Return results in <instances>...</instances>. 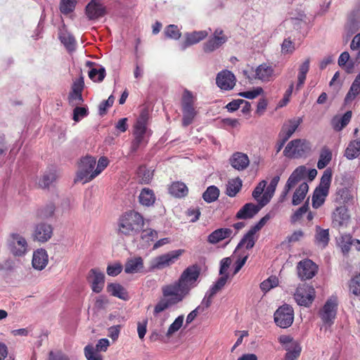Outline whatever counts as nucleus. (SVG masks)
I'll return each instance as SVG.
<instances>
[{"mask_svg":"<svg viewBox=\"0 0 360 360\" xmlns=\"http://www.w3.org/2000/svg\"><path fill=\"white\" fill-rule=\"evenodd\" d=\"M163 298L160 299L155 305L153 316L155 321H160V325L168 317L165 311L168 308L181 302L188 293L185 291L178 281L162 287Z\"/></svg>","mask_w":360,"mask_h":360,"instance_id":"obj_1","label":"nucleus"},{"mask_svg":"<svg viewBox=\"0 0 360 360\" xmlns=\"http://www.w3.org/2000/svg\"><path fill=\"white\" fill-rule=\"evenodd\" d=\"M144 225L143 216L134 210L124 213L119 219L118 232L124 236L138 234Z\"/></svg>","mask_w":360,"mask_h":360,"instance_id":"obj_2","label":"nucleus"},{"mask_svg":"<svg viewBox=\"0 0 360 360\" xmlns=\"http://www.w3.org/2000/svg\"><path fill=\"white\" fill-rule=\"evenodd\" d=\"M148 112L143 111L138 117L134 130V139L131 143V152H136L140 146L148 143L149 132L147 130Z\"/></svg>","mask_w":360,"mask_h":360,"instance_id":"obj_3","label":"nucleus"},{"mask_svg":"<svg viewBox=\"0 0 360 360\" xmlns=\"http://www.w3.org/2000/svg\"><path fill=\"white\" fill-rule=\"evenodd\" d=\"M6 245L9 252L15 257H24L30 250L27 239L18 232H12L8 235Z\"/></svg>","mask_w":360,"mask_h":360,"instance_id":"obj_4","label":"nucleus"},{"mask_svg":"<svg viewBox=\"0 0 360 360\" xmlns=\"http://www.w3.org/2000/svg\"><path fill=\"white\" fill-rule=\"evenodd\" d=\"M332 172L330 169H326L321 178L319 186L314 191L312 196V207L314 208L317 209L324 203L329 193Z\"/></svg>","mask_w":360,"mask_h":360,"instance_id":"obj_5","label":"nucleus"},{"mask_svg":"<svg viewBox=\"0 0 360 360\" xmlns=\"http://www.w3.org/2000/svg\"><path fill=\"white\" fill-rule=\"evenodd\" d=\"M96 164V160L93 156L87 155L81 158L75 181L86 184L95 179L96 177L95 174Z\"/></svg>","mask_w":360,"mask_h":360,"instance_id":"obj_6","label":"nucleus"},{"mask_svg":"<svg viewBox=\"0 0 360 360\" xmlns=\"http://www.w3.org/2000/svg\"><path fill=\"white\" fill-rule=\"evenodd\" d=\"M195 101L196 98L191 91L187 89L184 91L181 106L183 113L182 124L184 127L191 124L197 115V111L193 106Z\"/></svg>","mask_w":360,"mask_h":360,"instance_id":"obj_7","label":"nucleus"},{"mask_svg":"<svg viewBox=\"0 0 360 360\" xmlns=\"http://www.w3.org/2000/svg\"><path fill=\"white\" fill-rule=\"evenodd\" d=\"M200 276V269L198 266L193 265L187 267L177 281L182 288L189 293L190 290L198 284Z\"/></svg>","mask_w":360,"mask_h":360,"instance_id":"obj_8","label":"nucleus"},{"mask_svg":"<svg viewBox=\"0 0 360 360\" xmlns=\"http://www.w3.org/2000/svg\"><path fill=\"white\" fill-rule=\"evenodd\" d=\"M310 150L309 143L305 139H294L285 146L283 154L287 158H301Z\"/></svg>","mask_w":360,"mask_h":360,"instance_id":"obj_9","label":"nucleus"},{"mask_svg":"<svg viewBox=\"0 0 360 360\" xmlns=\"http://www.w3.org/2000/svg\"><path fill=\"white\" fill-rule=\"evenodd\" d=\"M185 252L179 249L169 251L165 254L155 257L151 262L153 269H162L175 263Z\"/></svg>","mask_w":360,"mask_h":360,"instance_id":"obj_10","label":"nucleus"},{"mask_svg":"<svg viewBox=\"0 0 360 360\" xmlns=\"http://www.w3.org/2000/svg\"><path fill=\"white\" fill-rule=\"evenodd\" d=\"M228 39L224 30L220 27H217L214 30L208 40L203 44L202 49L205 53H212L226 44Z\"/></svg>","mask_w":360,"mask_h":360,"instance_id":"obj_11","label":"nucleus"},{"mask_svg":"<svg viewBox=\"0 0 360 360\" xmlns=\"http://www.w3.org/2000/svg\"><path fill=\"white\" fill-rule=\"evenodd\" d=\"M278 341L286 351L284 360H297L302 351L298 342L289 335H281Z\"/></svg>","mask_w":360,"mask_h":360,"instance_id":"obj_12","label":"nucleus"},{"mask_svg":"<svg viewBox=\"0 0 360 360\" xmlns=\"http://www.w3.org/2000/svg\"><path fill=\"white\" fill-rule=\"evenodd\" d=\"M338 298L335 295L330 296L326 302L319 311V316L322 321L328 326L334 323L338 310Z\"/></svg>","mask_w":360,"mask_h":360,"instance_id":"obj_13","label":"nucleus"},{"mask_svg":"<svg viewBox=\"0 0 360 360\" xmlns=\"http://www.w3.org/2000/svg\"><path fill=\"white\" fill-rule=\"evenodd\" d=\"M294 298L298 305L309 307L315 298V290L308 284H300L296 289Z\"/></svg>","mask_w":360,"mask_h":360,"instance_id":"obj_14","label":"nucleus"},{"mask_svg":"<svg viewBox=\"0 0 360 360\" xmlns=\"http://www.w3.org/2000/svg\"><path fill=\"white\" fill-rule=\"evenodd\" d=\"M294 321V311L292 307L284 304L274 313V321L281 328L290 327Z\"/></svg>","mask_w":360,"mask_h":360,"instance_id":"obj_15","label":"nucleus"},{"mask_svg":"<svg viewBox=\"0 0 360 360\" xmlns=\"http://www.w3.org/2000/svg\"><path fill=\"white\" fill-rule=\"evenodd\" d=\"M309 64H310V60L309 58H307L304 60V61L300 65L298 68V72H297V81L296 84H295L294 82H292L288 89L285 92V95L290 97L291 96L293 89L295 86L296 91H299L302 89L305 80L307 79V75L309 70Z\"/></svg>","mask_w":360,"mask_h":360,"instance_id":"obj_16","label":"nucleus"},{"mask_svg":"<svg viewBox=\"0 0 360 360\" xmlns=\"http://www.w3.org/2000/svg\"><path fill=\"white\" fill-rule=\"evenodd\" d=\"M84 87V82L82 76H80L73 82L71 91L68 95V101L71 105L77 106L83 103L84 99L82 93Z\"/></svg>","mask_w":360,"mask_h":360,"instance_id":"obj_17","label":"nucleus"},{"mask_svg":"<svg viewBox=\"0 0 360 360\" xmlns=\"http://www.w3.org/2000/svg\"><path fill=\"white\" fill-rule=\"evenodd\" d=\"M87 281L94 292H101L105 285L104 273L98 268L91 269L88 274Z\"/></svg>","mask_w":360,"mask_h":360,"instance_id":"obj_18","label":"nucleus"},{"mask_svg":"<svg viewBox=\"0 0 360 360\" xmlns=\"http://www.w3.org/2000/svg\"><path fill=\"white\" fill-rule=\"evenodd\" d=\"M85 13L89 20H96L106 14V8L101 0H91L86 6Z\"/></svg>","mask_w":360,"mask_h":360,"instance_id":"obj_19","label":"nucleus"},{"mask_svg":"<svg viewBox=\"0 0 360 360\" xmlns=\"http://www.w3.org/2000/svg\"><path fill=\"white\" fill-rule=\"evenodd\" d=\"M297 269L299 278L301 280H308L315 276L318 267L311 259H306L298 263Z\"/></svg>","mask_w":360,"mask_h":360,"instance_id":"obj_20","label":"nucleus"},{"mask_svg":"<svg viewBox=\"0 0 360 360\" xmlns=\"http://www.w3.org/2000/svg\"><path fill=\"white\" fill-rule=\"evenodd\" d=\"M216 83L222 90H231L236 84V77L231 71L222 70L217 74Z\"/></svg>","mask_w":360,"mask_h":360,"instance_id":"obj_21","label":"nucleus"},{"mask_svg":"<svg viewBox=\"0 0 360 360\" xmlns=\"http://www.w3.org/2000/svg\"><path fill=\"white\" fill-rule=\"evenodd\" d=\"M53 228L50 224L46 223H40L34 227L32 238L34 240L40 243L48 241L52 236Z\"/></svg>","mask_w":360,"mask_h":360,"instance_id":"obj_22","label":"nucleus"},{"mask_svg":"<svg viewBox=\"0 0 360 360\" xmlns=\"http://www.w3.org/2000/svg\"><path fill=\"white\" fill-rule=\"evenodd\" d=\"M307 169L304 166L297 167L289 176L282 193V197L285 198L288 192L295 187L304 177Z\"/></svg>","mask_w":360,"mask_h":360,"instance_id":"obj_23","label":"nucleus"},{"mask_svg":"<svg viewBox=\"0 0 360 360\" xmlns=\"http://www.w3.org/2000/svg\"><path fill=\"white\" fill-rule=\"evenodd\" d=\"M208 34L209 32L207 30L194 31L192 32L186 33L185 41L180 44L181 49L184 51L188 46L198 44V42L205 39Z\"/></svg>","mask_w":360,"mask_h":360,"instance_id":"obj_24","label":"nucleus"},{"mask_svg":"<svg viewBox=\"0 0 360 360\" xmlns=\"http://www.w3.org/2000/svg\"><path fill=\"white\" fill-rule=\"evenodd\" d=\"M350 221L348 210L345 207H339L333 214V224L338 228H346Z\"/></svg>","mask_w":360,"mask_h":360,"instance_id":"obj_25","label":"nucleus"},{"mask_svg":"<svg viewBox=\"0 0 360 360\" xmlns=\"http://www.w3.org/2000/svg\"><path fill=\"white\" fill-rule=\"evenodd\" d=\"M276 77L274 68L268 63H262L255 70V78L263 82H268Z\"/></svg>","mask_w":360,"mask_h":360,"instance_id":"obj_26","label":"nucleus"},{"mask_svg":"<svg viewBox=\"0 0 360 360\" xmlns=\"http://www.w3.org/2000/svg\"><path fill=\"white\" fill-rule=\"evenodd\" d=\"M49 262V256L47 252L39 248L34 251L32 255V267L38 271H41L47 266Z\"/></svg>","mask_w":360,"mask_h":360,"instance_id":"obj_27","label":"nucleus"},{"mask_svg":"<svg viewBox=\"0 0 360 360\" xmlns=\"http://www.w3.org/2000/svg\"><path fill=\"white\" fill-rule=\"evenodd\" d=\"M302 122V119L301 117H294L289 120L283 125L279 137H284V141H287L297 130Z\"/></svg>","mask_w":360,"mask_h":360,"instance_id":"obj_28","label":"nucleus"},{"mask_svg":"<svg viewBox=\"0 0 360 360\" xmlns=\"http://www.w3.org/2000/svg\"><path fill=\"white\" fill-rule=\"evenodd\" d=\"M86 65L89 68V77L94 82H101L105 77V69L101 65L91 61H86Z\"/></svg>","mask_w":360,"mask_h":360,"instance_id":"obj_29","label":"nucleus"},{"mask_svg":"<svg viewBox=\"0 0 360 360\" xmlns=\"http://www.w3.org/2000/svg\"><path fill=\"white\" fill-rule=\"evenodd\" d=\"M264 206L255 205L253 203H246L237 212L236 218L240 219H247L252 218L256 215L260 209Z\"/></svg>","mask_w":360,"mask_h":360,"instance_id":"obj_30","label":"nucleus"},{"mask_svg":"<svg viewBox=\"0 0 360 360\" xmlns=\"http://www.w3.org/2000/svg\"><path fill=\"white\" fill-rule=\"evenodd\" d=\"M143 259L141 257L128 258L124 264V272L134 274L141 272L143 269Z\"/></svg>","mask_w":360,"mask_h":360,"instance_id":"obj_31","label":"nucleus"},{"mask_svg":"<svg viewBox=\"0 0 360 360\" xmlns=\"http://www.w3.org/2000/svg\"><path fill=\"white\" fill-rule=\"evenodd\" d=\"M231 165L238 171L244 170L250 164L248 156L243 153H235L230 158Z\"/></svg>","mask_w":360,"mask_h":360,"instance_id":"obj_32","label":"nucleus"},{"mask_svg":"<svg viewBox=\"0 0 360 360\" xmlns=\"http://www.w3.org/2000/svg\"><path fill=\"white\" fill-rule=\"evenodd\" d=\"M233 231L231 229L220 228L212 231L207 236V242L210 244H217L221 240L231 236Z\"/></svg>","mask_w":360,"mask_h":360,"instance_id":"obj_33","label":"nucleus"},{"mask_svg":"<svg viewBox=\"0 0 360 360\" xmlns=\"http://www.w3.org/2000/svg\"><path fill=\"white\" fill-rule=\"evenodd\" d=\"M352 112L351 110L347 111L342 115H335L331 120V125L333 128L337 131H341L345 127L352 119Z\"/></svg>","mask_w":360,"mask_h":360,"instance_id":"obj_34","label":"nucleus"},{"mask_svg":"<svg viewBox=\"0 0 360 360\" xmlns=\"http://www.w3.org/2000/svg\"><path fill=\"white\" fill-rule=\"evenodd\" d=\"M279 180V176H276L271 180L269 185L266 187L264 193L262 196V200H260L261 206H265L269 202L275 193Z\"/></svg>","mask_w":360,"mask_h":360,"instance_id":"obj_35","label":"nucleus"},{"mask_svg":"<svg viewBox=\"0 0 360 360\" xmlns=\"http://www.w3.org/2000/svg\"><path fill=\"white\" fill-rule=\"evenodd\" d=\"M255 234V231L250 229V230L244 235V236L238 244L235 250V252L242 248H245L247 250L252 248L256 241Z\"/></svg>","mask_w":360,"mask_h":360,"instance_id":"obj_36","label":"nucleus"},{"mask_svg":"<svg viewBox=\"0 0 360 360\" xmlns=\"http://www.w3.org/2000/svg\"><path fill=\"white\" fill-rule=\"evenodd\" d=\"M360 155V140L354 139L348 143L345 150L344 155L349 160L357 158Z\"/></svg>","mask_w":360,"mask_h":360,"instance_id":"obj_37","label":"nucleus"},{"mask_svg":"<svg viewBox=\"0 0 360 360\" xmlns=\"http://www.w3.org/2000/svg\"><path fill=\"white\" fill-rule=\"evenodd\" d=\"M169 193L176 198H184L187 195L188 189L186 185L181 181L173 182L169 187Z\"/></svg>","mask_w":360,"mask_h":360,"instance_id":"obj_38","label":"nucleus"},{"mask_svg":"<svg viewBox=\"0 0 360 360\" xmlns=\"http://www.w3.org/2000/svg\"><path fill=\"white\" fill-rule=\"evenodd\" d=\"M139 202L146 207L153 205L155 202V195L153 190L148 188H144L141 190L139 195Z\"/></svg>","mask_w":360,"mask_h":360,"instance_id":"obj_39","label":"nucleus"},{"mask_svg":"<svg viewBox=\"0 0 360 360\" xmlns=\"http://www.w3.org/2000/svg\"><path fill=\"white\" fill-rule=\"evenodd\" d=\"M108 292L112 296L123 300H127L129 295L126 290L119 283H111L107 285Z\"/></svg>","mask_w":360,"mask_h":360,"instance_id":"obj_40","label":"nucleus"},{"mask_svg":"<svg viewBox=\"0 0 360 360\" xmlns=\"http://www.w3.org/2000/svg\"><path fill=\"white\" fill-rule=\"evenodd\" d=\"M360 94V71L352 82L345 98V103H349Z\"/></svg>","mask_w":360,"mask_h":360,"instance_id":"obj_41","label":"nucleus"},{"mask_svg":"<svg viewBox=\"0 0 360 360\" xmlns=\"http://www.w3.org/2000/svg\"><path fill=\"white\" fill-rule=\"evenodd\" d=\"M309 190V186L306 182H303L295 190L293 195L292 203L293 205H298L304 199Z\"/></svg>","mask_w":360,"mask_h":360,"instance_id":"obj_42","label":"nucleus"},{"mask_svg":"<svg viewBox=\"0 0 360 360\" xmlns=\"http://www.w3.org/2000/svg\"><path fill=\"white\" fill-rule=\"evenodd\" d=\"M241 187L242 181L240 178L230 179L226 184V194L231 198L235 197Z\"/></svg>","mask_w":360,"mask_h":360,"instance_id":"obj_43","label":"nucleus"},{"mask_svg":"<svg viewBox=\"0 0 360 360\" xmlns=\"http://www.w3.org/2000/svg\"><path fill=\"white\" fill-rule=\"evenodd\" d=\"M59 39L68 51L71 52L75 49V39L70 33L66 31H60Z\"/></svg>","mask_w":360,"mask_h":360,"instance_id":"obj_44","label":"nucleus"},{"mask_svg":"<svg viewBox=\"0 0 360 360\" xmlns=\"http://www.w3.org/2000/svg\"><path fill=\"white\" fill-rule=\"evenodd\" d=\"M315 240L319 245L325 248L329 241V230L323 229L320 226H316Z\"/></svg>","mask_w":360,"mask_h":360,"instance_id":"obj_45","label":"nucleus"},{"mask_svg":"<svg viewBox=\"0 0 360 360\" xmlns=\"http://www.w3.org/2000/svg\"><path fill=\"white\" fill-rule=\"evenodd\" d=\"M354 199V193L349 188L344 187L337 191V200L339 201L340 202H353Z\"/></svg>","mask_w":360,"mask_h":360,"instance_id":"obj_46","label":"nucleus"},{"mask_svg":"<svg viewBox=\"0 0 360 360\" xmlns=\"http://www.w3.org/2000/svg\"><path fill=\"white\" fill-rule=\"evenodd\" d=\"M138 178L141 184H149L153 177V170L146 166H141L137 172Z\"/></svg>","mask_w":360,"mask_h":360,"instance_id":"obj_47","label":"nucleus"},{"mask_svg":"<svg viewBox=\"0 0 360 360\" xmlns=\"http://www.w3.org/2000/svg\"><path fill=\"white\" fill-rule=\"evenodd\" d=\"M219 196V189L215 186H208L205 191L202 193V198L207 203H211L216 201Z\"/></svg>","mask_w":360,"mask_h":360,"instance_id":"obj_48","label":"nucleus"},{"mask_svg":"<svg viewBox=\"0 0 360 360\" xmlns=\"http://www.w3.org/2000/svg\"><path fill=\"white\" fill-rule=\"evenodd\" d=\"M332 159V153L328 148H323L320 153L319 159L317 162V167L319 169L325 168Z\"/></svg>","mask_w":360,"mask_h":360,"instance_id":"obj_49","label":"nucleus"},{"mask_svg":"<svg viewBox=\"0 0 360 360\" xmlns=\"http://www.w3.org/2000/svg\"><path fill=\"white\" fill-rule=\"evenodd\" d=\"M55 210V205L53 202H49L37 210V216L40 219H48L53 215Z\"/></svg>","mask_w":360,"mask_h":360,"instance_id":"obj_50","label":"nucleus"},{"mask_svg":"<svg viewBox=\"0 0 360 360\" xmlns=\"http://www.w3.org/2000/svg\"><path fill=\"white\" fill-rule=\"evenodd\" d=\"M352 242L353 239L350 234H343L340 237L338 240V245L343 254L346 255L349 252Z\"/></svg>","mask_w":360,"mask_h":360,"instance_id":"obj_51","label":"nucleus"},{"mask_svg":"<svg viewBox=\"0 0 360 360\" xmlns=\"http://www.w3.org/2000/svg\"><path fill=\"white\" fill-rule=\"evenodd\" d=\"M184 321V315H179V316H177L175 319V320L169 326L167 331L166 332V334H165L166 337L170 338L175 333H176L183 326Z\"/></svg>","mask_w":360,"mask_h":360,"instance_id":"obj_52","label":"nucleus"},{"mask_svg":"<svg viewBox=\"0 0 360 360\" xmlns=\"http://www.w3.org/2000/svg\"><path fill=\"white\" fill-rule=\"evenodd\" d=\"M158 231L152 229H146L143 230L141 238L146 243V245H149L150 242L158 238Z\"/></svg>","mask_w":360,"mask_h":360,"instance_id":"obj_53","label":"nucleus"},{"mask_svg":"<svg viewBox=\"0 0 360 360\" xmlns=\"http://www.w3.org/2000/svg\"><path fill=\"white\" fill-rule=\"evenodd\" d=\"M77 3V0H60V12L65 15L72 13L75 10Z\"/></svg>","mask_w":360,"mask_h":360,"instance_id":"obj_54","label":"nucleus"},{"mask_svg":"<svg viewBox=\"0 0 360 360\" xmlns=\"http://www.w3.org/2000/svg\"><path fill=\"white\" fill-rule=\"evenodd\" d=\"M221 276L214 283L210 288L208 289L214 295L221 290L228 280V274L220 275Z\"/></svg>","mask_w":360,"mask_h":360,"instance_id":"obj_55","label":"nucleus"},{"mask_svg":"<svg viewBox=\"0 0 360 360\" xmlns=\"http://www.w3.org/2000/svg\"><path fill=\"white\" fill-rule=\"evenodd\" d=\"M84 352L87 360H103V356L91 345H86Z\"/></svg>","mask_w":360,"mask_h":360,"instance_id":"obj_56","label":"nucleus"},{"mask_svg":"<svg viewBox=\"0 0 360 360\" xmlns=\"http://www.w3.org/2000/svg\"><path fill=\"white\" fill-rule=\"evenodd\" d=\"M164 33L167 37L174 40L179 39L181 36L180 29L176 25H169L167 26Z\"/></svg>","mask_w":360,"mask_h":360,"instance_id":"obj_57","label":"nucleus"},{"mask_svg":"<svg viewBox=\"0 0 360 360\" xmlns=\"http://www.w3.org/2000/svg\"><path fill=\"white\" fill-rule=\"evenodd\" d=\"M278 285V279L275 276H271L267 279L264 280L260 284L262 291L266 292L271 288L276 287Z\"/></svg>","mask_w":360,"mask_h":360,"instance_id":"obj_58","label":"nucleus"},{"mask_svg":"<svg viewBox=\"0 0 360 360\" xmlns=\"http://www.w3.org/2000/svg\"><path fill=\"white\" fill-rule=\"evenodd\" d=\"M56 179L55 172L45 173L39 181V185L41 188H48Z\"/></svg>","mask_w":360,"mask_h":360,"instance_id":"obj_59","label":"nucleus"},{"mask_svg":"<svg viewBox=\"0 0 360 360\" xmlns=\"http://www.w3.org/2000/svg\"><path fill=\"white\" fill-rule=\"evenodd\" d=\"M264 92L263 89L261 86H257L253 88L252 89L243 91L239 93V95L243 97L248 99H254L259 96V95L262 94Z\"/></svg>","mask_w":360,"mask_h":360,"instance_id":"obj_60","label":"nucleus"},{"mask_svg":"<svg viewBox=\"0 0 360 360\" xmlns=\"http://www.w3.org/2000/svg\"><path fill=\"white\" fill-rule=\"evenodd\" d=\"M276 215L274 211H270L266 214H265L260 220L250 229L253 231H255L257 233L271 219L274 218Z\"/></svg>","mask_w":360,"mask_h":360,"instance_id":"obj_61","label":"nucleus"},{"mask_svg":"<svg viewBox=\"0 0 360 360\" xmlns=\"http://www.w3.org/2000/svg\"><path fill=\"white\" fill-rule=\"evenodd\" d=\"M267 182L265 180L261 181L252 192V197L258 202L260 205V200H262V194L264 193Z\"/></svg>","mask_w":360,"mask_h":360,"instance_id":"obj_62","label":"nucleus"},{"mask_svg":"<svg viewBox=\"0 0 360 360\" xmlns=\"http://www.w3.org/2000/svg\"><path fill=\"white\" fill-rule=\"evenodd\" d=\"M89 115V110L87 107H79L76 106L73 110V117L72 119L75 122H79L84 117H86Z\"/></svg>","mask_w":360,"mask_h":360,"instance_id":"obj_63","label":"nucleus"},{"mask_svg":"<svg viewBox=\"0 0 360 360\" xmlns=\"http://www.w3.org/2000/svg\"><path fill=\"white\" fill-rule=\"evenodd\" d=\"M349 291L355 295H360V274H357L354 278H352L349 282Z\"/></svg>","mask_w":360,"mask_h":360,"instance_id":"obj_64","label":"nucleus"}]
</instances>
